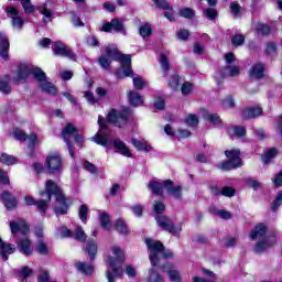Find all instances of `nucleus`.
Wrapping results in <instances>:
<instances>
[{
    "label": "nucleus",
    "instance_id": "1",
    "mask_svg": "<svg viewBox=\"0 0 282 282\" xmlns=\"http://www.w3.org/2000/svg\"><path fill=\"white\" fill-rule=\"evenodd\" d=\"M42 197H47L48 202H52V195L56 197L55 213L57 215H67V210H69V204H72V199L65 197L63 194V189L56 185V183L52 180L46 181L45 191L41 193Z\"/></svg>",
    "mask_w": 282,
    "mask_h": 282
},
{
    "label": "nucleus",
    "instance_id": "2",
    "mask_svg": "<svg viewBox=\"0 0 282 282\" xmlns=\"http://www.w3.org/2000/svg\"><path fill=\"white\" fill-rule=\"evenodd\" d=\"M249 237L252 241H258L254 247V251L258 252V254L265 252L268 248H271V246L276 243V236H269L268 227H265L263 224L257 225L253 230H251Z\"/></svg>",
    "mask_w": 282,
    "mask_h": 282
},
{
    "label": "nucleus",
    "instance_id": "3",
    "mask_svg": "<svg viewBox=\"0 0 282 282\" xmlns=\"http://www.w3.org/2000/svg\"><path fill=\"white\" fill-rule=\"evenodd\" d=\"M145 245L150 251L149 259L153 268L160 265L161 259H173V251L164 249V245L151 238L145 239Z\"/></svg>",
    "mask_w": 282,
    "mask_h": 282
},
{
    "label": "nucleus",
    "instance_id": "4",
    "mask_svg": "<svg viewBox=\"0 0 282 282\" xmlns=\"http://www.w3.org/2000/svg\"><path fill=\"white\" fill-rule=\"evenodd\" d=\"M111 252L113 257H108L107 263L112 272L111 270H108L106 276L108 282H116V279L122 276V271H120V269L122 268V263H124V252H122V249L119 247H112Z\"/></svg>",
    "mask_w": 282,
    "mask_h": 282
},
{
    "label": "nucleus",
    "instance_id": "5",
    "mask_svg": "<svg viewBox=\"0 0 282 282\" xmlns=\"http://www.w3.org/2000/svg\"><path fill=\"white\" fill-rule=\"evenodd\" d=\"M106 56L110 61H121V67L123 69V76H132L133 72L131 70V55H122L118 51V46L115 44H109L105 47Z\"/></svg>",
    "mask_w": 282,
    "mask_h": 282
},
{
    "label": "nucleus",
    "instance_id": "6",
    "mask_svg": "<svg viewBox=\"0 0 282 282\" xmlns=\"http://www.w3.org/2000/svg\"><path fill=\"white\" fill-rule=\"evenodd\" d=\"M108 122L122 129L129 124V122H133V112L131 109L123 108L122 110L112 109L107 116Z\"/></svg>",
    "mask_w": 282,
    "mask_h": 282
},
{
    "label": "nucleus",
    "instance_id": "7",
    "mask_svg": "<svg viewBox=\"0 0 282 282\" xmlns=\"http://www.w3.org/2000/svg\"><path fill=\"white\" fill-rule=\"evenodd\" d=\"M99 130L98 132L91 137V141L100 147H105V149H109L113 142L109 138L111 131L109 130V126H107V121L102 116L98 117Z\"/></svg>",
    "mask_w": 282,
    "mask_h": 282
},
{
    "label": "nucleus",
    "instance_id": "8",
    "mask_svg": "<svg viewBox=\"0 0 282 282\" xmlns=\"http://www.w3.org/2000/svg\"><path fill=\"white\" fill-rule=\"evenodd\" d=\"M62 138L67 144L70 158H75L72 140H74L78 147H83V137L78 134V129L74 127L73 123H67L65 129L62 131Z\"/></svg>",
    "mask_w": 282,
    "mask_h": 282
},
{
    "label": "nucleus",
    "instance_id": "9",
    "mask_svg": "<svg viewBox=\"0 0 282 282\" xmlns=\"http://www.w3.org/2000/svg\"><path fill=\"white\" fill-rule=\"evenodd\" d=\"M225 155L228 158V161L218 165V169H221V171H232L242 166L243 162H241V151L239 149L227 150Z\"/></svg>",
    "mask_w": 282,
    "mask_h": 282
},
{
    "label": "nucleus",
    "instance_id": "10",
    "mask_svg": "<svg viewBox=\"0 0 282 282\" xmlns=\"http://www.w3.org/2000/svg\"><path fill=\"white\" fill-rule=\"evenodd\" d=\"M32 74L36 80H43L45 78V72L39 67H30L28 65H21L18 69L17 83H25L28 76Z\"/></svg>",
    "mask_w": 282,
    "mask_h": 282
},
{
    "label": "nucleus",
    "instance_id": "11",
    "mask_svg": "<svg viewBox=\"0 0 282 282\" xmlns=\"http://www.w3.org/2000/svg\"><path fill=\"white\" fill-rule=\"evenodd\" d=\"M155 221H156L159 228H162V230L170 232V235H174L175 237H177V235H180V232H182V225L175 226V224H173L171 218H169L166 216L158 215L155 217Z\"/></svg>",
    "mask_w": 282,
    "mask_h": 282
},
{
    "label": "nucleus",
    "instance_id": "12",
    "mask_svg": "<svg viewBox=\"0 0 282 282\" xmlns=\"http://www.w3.org/2000/svg\"><path fill=\"white\" fill-rule=\"evenodd\" d=\"M45 167L47 169L50 175L61 173L63 171V159L58 153L48 154L45 161Z\"/></svg>",
    "mask_w": 282,
    "mask_h": 282
},
{
    "label": "nucleus",
    "instance_id": "13",
    "mask_svg": "<svg viewBox=\"0 0 282 282\" xmlns=\"http://www.w3.org/2000/svg\"><path fill=\"white\" fill-rule=\"evenodd\" d=\"M52 50L55 56H64L66 58H70V61H76V54L67 48V46H65L62 42H54Z\"/></svg>",
    "mask_w": 282,
    "mask_h": 282
},
{
    "label": "nucleus",
    "instance_id": "14",
    "mask_svg": "<svg viewBox=\"0 0 282 282\" xmlns=\"http://www.w3.org/2000/svg\"><path fill=\"white\" fill-rule=\"evenodd\" d=\"M102 32H111L115 30L117 33H124V23L119 19H113L110 22H106L101 26Z\"/></svg>",
    "mask_w": 282,
    "mask_h": 282
},
{
    "label": "nucleus",
    "instance_id": "15",
    "mask_svg": "<svg viewBox=\"0 0 282 282\" xmlns=\"http://www.w3.org/2000/svg\"><path fill=\"white\" fill-rule=\"evenodd\" d=\"M163 186L165 191H167L169 195L174 197V199H182V186L181 185H175L173 181L167 180L164 181Z\"/></svg>",
    "mask_w": 282,
    "mask_h": 282
},
{
    "label": "nucleus",
    "instance_id": "16",
    "mask_svg": "<svg viewBox=\"0 0 282 282\" xmlns=\"http://www.w3.org/2000/svg\"><path fill=\"white\" fill-rule=\"evenodd\" d=\"M6 11L8 17L12 19V26L21 30L23 28V18L19 17V10L14 7H8Z\"/></svg>",
    "mask_w": 282,
    "mask_h": 282
},
{
    "label": "nucleus",
    "instance_id": "17",
    "mask_svg": "<svg viewBox=\"0 0 282 282\" xmlns=\"http://www.w3.org/2000/svg\"><path fill=\"white\" fill-rule=\"evenodd\" d=\"M18 249L24 257H30L34 252V247L29 238H22L18 240Z\"/></svg>",
    "mask_w": 282,
    "mask_h": 282
},
{
    "label": "nucleus",
    "instance_id": "18",
    "mask_svg": "<svg viewBox=\"0 0 282 282\" xmlns=\"http://www.w3.org/2000/svg\"><path fill=\"white\" fill-rule=\"evenodd\" d=\"M1 199L7 210H14V208L19 204V202L17 200V197L12 196V194H10L8 191L2 192Z\"/></svg>",
    "mask_w": 282,
    "mask_h": 282
},
{
    "label": "nucleus",
    "instance_id": "19",
    "mask_svg": "<svg viewBox=\"0 0 282 282\" xmlns=\"http://www.w3.org/2000/svg\"><path fill=\"white\" fill-rule=\"evenodd\" d=\"M10 228L13 237H17V232H22V235H28V232H30V226H28V224L23 221H20V223L11 221Z\"/></svg>",
    "mask_w": 282,
    "mask_h": 282
},
{
    "label": "nucleus",
    "instance_id": "20",
    "mask_svg": "<svg viewBox=\"0 0 282 282\" xmlns=\"http://www.w3.org/2000/svg\"><path fill=\"white\" fill-rule=\"evenodd\" d=\"M249 76L250 78H256V80L263 78L265 76V66L261 63L254 64L249 70Z\"/></svg>",
    "mask_w": 282,
    "mask_h": 282
},
{
    "label": "nucleus",
    "instance_id": "21",
    "mask_svg": "<svg viewBox=\"0 0 282 282\" xmlns=\"http://www.w3.org/2000/svg\"><path fill=\"white\" fill-rule=\"evenodd\" d=\"M115 149L117 150V153H120V155H123L124 158H131V150L124 144V142L120 139H115L112 142Z\"/></svg>",
    "mask_w": 282,
    "mask_h": 282
},
{
    "label": "nucleus",
    "instance_id": "22",
    "mask_svg": "<svg viewBox=\"0 0 282 282\" xmlns=\"http://www.w3.org/2000/svg\"><path fill=\"white\" fill-rule=\"evenodd\" d=\"M10 50V42L3 32H0V56L8 61V52Z\"/></svg>",
    "mask_w": 282,
    "mask_h": 282
},
{
    "label": "nucleus",
    "instance_id": "23",
    "mask_svg": "<svg viewBox=\"0 0 282 282\" xmlns=\"http://www.w3.org/2000/svg\"><path fill=\"white\" fill-rule=\"evenodd\" d=\"M263 113V109L257 108H247L242 110L241 118L242 120H251L252 118H259Z\"/></svg>",
    "mask_w": 282,
    "mask_h": 282
},
{
    "label": "nucleus",
    "instance_id": "24",
    "mask_svg": "<svg viewBox=\"0 0 282 282\" xmlns=\"http://www.w3.org/2000/svg\"><path fill=\"white\" fill-rule=\"evenodd\" d=\"M128 99L132 107H141V105H144V97H142L138 91H128Z\"/></svg>",
    "mask_w": 282,
    "mask_h": 282
},
{
    "label": "nucleus",
    "instance_id": "25",
    "mask_svg": "<svg viewBox=\"0 0 282 282\" xmlns=\"http://www.w3.org/2000/svg\"><path fill=\"white\" fill-rule=\"evenodd\" d=\"M162 268H163V270L167 271L171 282H182V275H180V271H177V269H175V267L173 264L167 263V264L163 265Z\"/></svg>",
    "mask_w": 282,
    "mask_h": 282
},
{
    "label": "nucleus",
    "instance_id": "26",
    "mask_svg": "<svg viewBox=\"0 0 282 282\" xmlns=\"http://www.w3.org/2000/svg\"><path fill=\"white\" fill-rule=\"evenodd\" d=\"M40 83V89L45 91L46 94H51L52 96L56 95V87L54 84L47 82V76L44 73V79L37 80Z\"/></svg>",
    "mask_w": 282,
    "mask_h": 282
},
{
    "label": "nucleus",
    "instance_id": "27",
    "mask_svg": "<svg viewBox=\"0 0 282 282\" xmlns=\"http://www.w3.org/2000/svg\"><path fill=\"white\" fill-rule=\"evenodd\" d=\"M202 116L204 120H207V122H210V124H215L216 127H219L221 124V118L217 113H210L206 109H202Z\"/></svg>",
    "mask_w": 282,
    "mask_h": 282
},
{
    "label": "nucleus",
    "instance_id": "28",
    "mask_svg": "<svg viewBox=\"0 0 282 282\" xmlns=\"http://www.w3.org/2000/svg\"><path fill=\"white\" fill-rule=\"evenodd\" d=\"M159 63L161 65L162 76H164V77L169 76V72L171 69V64L169 63V57H166L164 54H161L159 56Z\"/></svg>",
    "mask_w": 282,
    "mask_h": 282
},
{
    "label": "nucleus",
    "instance_id": "29",
    "mask_svg": "<svg viewBox=\"0 0 282 282\" xmlns=\"http://www.w3.org/2000/svg\"><path fill=\"white\" fill-rule=\"evenodd\" d=\"M86 252L90 257V261H94V259H96V254L98 252V245L96 243V240H88L87 241Z\"/></svg>",
    "mask_w": 282,
    "mask_h": 282
},
{
    "label": "nucleus",
    "instance_id": "30",
    "mask_svg": "<svg viewBox=\"0 0 282 282\" xmlns=\"http://www.w3.org/2000/svg\"><path fill=\"white\" fill-rule=\"evenodd\" d=\"M76 268L80 274H85L86 276H90V274H94V265L87 264L84 262H77Z\"/></svg>",
    "mask_w": 282,
    "mask_h": 282
},
{
    "label": "nucleus",
    "instance_id": "31",
    "mask_svg": "<svg viewBox=\"0 0 282 282\" xmlns=\"http://www.w3.org/2000/svg\"><path fill=\"white\" fill-rule=\"evenodd\" d=\"M132 144L138 151H144L145 153H150V151L153 149L144 140L132 139Z\"/></svg>",
    "mask_w": 282,
    "mask_h": 282
},
{
    "label": "nucleus",
    "instance_id": "32",
    "mask_svg": "<svg viewBox=\"0 0 282 282\" xmlns=\"http://www.w3.org/2000/svg\"><path fill=\"white\" fill-rule=\"evenodd\" d=\"M202 272H203V274H206L207 276H209V279L194 276V279H193L194 282H215V281H217V276L215 275V273H213V271H210L208 269H202Z\"/></svg>",
    "mask_w": 282,
    "mask_h": 282
},
{
    "label": "nucleus",
    "instance_id": "33",
    "mask_svg": "<svg viewBox=\"0 0 282 282\" xmlns=\"http://www.w3.org/2000/svg\"><path fill=\"white\" fill-rule=\"evenodd\" d=\"M253 28L257 34H261V36H268V34L271 32L270 25L263 24L261 22L253 23Z\"/></svg>",
    "mask_w": 282,
    "mask_h": 282
},
{
    "label": "nucleus",
    "instance_id": "34",
    "mask_svg": "<svg viewBox=\"0 0 282 282\" xmlns=\"http://www.w3.org/2000/svg\"><path fill=\"white\" fill-rule=\"evenodd\" d=\"M0 91L2 94H10L12 91V87L10 86V76L6 75L0 78Z\"/></svg>",
    "mask_w": 282,
    "mask_h": 282
},
{
    "label": "nucleus",
    "instance_id": "35",
    "mask_svg": "<svg viewBox=\"0 0 282 282\" xmlns=\"http://www.w3.org/2000/svg\"><path fill=\"white\" fill-rule=\"evenodd\" d=\"M239 74H241V69L239 68V66L229 65L224 68L223 78H226V76H239Z\"/></svg>",
    "mask_w": 282,
    "mask_h": 282
},
{
    "label": "nucleus",
    "instance_id": "36",
    "mask_svg": "<svg viewBox=\"0 0 282 282\" xmlns=\"http://www.w3.org/2000/svg\"><path fill=\"white\" fill-rule=\"evenodd\" d=\"M148 188H150V191H152L154 195H162L163 188H164V182L158 183L155 181H151L148 185Z\"/></svg>",
    "mask_w": 282,
    "mask_h": 282
},
{
    "label": "nucleus",
    "instance_id": "37",
    "mask_svg": "<svg viewBox=\"0 0 282 282\" xmlns=\"http://www.w3.org/2000/svg\"><path fill=\"white\" fill-rule=\"evenodd\" d=\"M73 238L76 241H80V243H85L87 241V235L85 234V230H83V227H76L73 231Z\"/></svg>",
    "mask_w": 282,
    "mask_h": 282
},
{
    "label": "nucleus",
    "instance_id": "38",
    "mask_svg": "<svg viewBox=\"0 0 282 282\" xmlns=\"http://www.w3.org/2000/svg\"><path fill=\"white\" fill-rule=\"evenodd\" d=\"M0 162L2 164H6L7 166H12V165L17 164L18 160L15 156L9 155L7 153H2L0 155Z\"/></svg>",
    "mask_w": 282,
    "mask_h": 282
},
{
    "label": "nucleus",
    "instance_id": "39",
    "mask_svg": "<svg viewBox=\"0 0 282 282\" xmlns=\"http://www.w3.org/2000/svg\"><path fill=\"white\" fill-rule=\"evenodd\" d=\"M39 12L43 14L44 17V23H50L52 21V10L47 9V6H42L37 8Z\"/></svg>",
    "mask_w": 282,
    "mask_h": 282
},
{
    "label": "nucleus",
    "instance_id": "40",
    "mask_svg": "<svg viewBox=\"0 0 282 282\" xmlns=\"http://www.w3.org/2000/svg\"><path fill=\"white\" fill-rule=\"evenodd\" d=\"M35 252L45 257L50 254V249L47 248V245L43 242V240H40L35 246Z\"/></svg>",
    "mask_w": 282,
    "mask_h": 282
},
{
    "label": "nucleus",
    "instance_id": "41",
    "mask_svg": "<svg viewBox=\"0 0 282 282\" xmlns=\"http://www.w3.org/2000/svg\"><path fill=\"white\" fill-rule=\"evenodd\" d=\"M167 85L170 89H173L176 91V89H180V75H172L169 80Z\"/></svg>",
    "mask_w": 282,
    "mask_h": 282
},
{
    "label": "nucleus",
    "instance_id": "42",
    "mask_svg": "<svg viewBox=\"0 0 282 282\" xmlns=\"http://www.w3.org/2000/svg\"><path fill=\"white\" fill-rule=\"evenodd\" d=\"M47 204H50V200L47 199V197L35 202V206L42 215H45V213H47Z\"/></svg>",
    "mask_w": 282,
    "mask_h": 282
},
{
    "label": "nucleus",
    "instance_id": "43",
    "mask_svg": "<svg viewBox=\"0 0 282 282\" xmlns=\"http://www.w3.org/2000/svg\"><path fill=\"white\" fill-rule=\"evenodd\" d=\"M133 87L134 89L142 90L144 87H147V80L140 76H134L132 78Z\"/></svg>",
    "mask_w": 282,
    "mask_h": 282
},
{
    "label": "nucleus",
    "instance_id": "44",
    "mask_svg": "<svg viewBox=\"0 0 282 282\" xmlns=\"http://www.w3.org/2000/svg\"><path fill=\"white\" fill-rule=\"evenodd\" d=\"M115 228L117 230V232H120L121 235H129V229L127 228V223H124V220L122 219H118Z\"/></svg>",
    "mask_w": 282,
    "mask_h": 282
},
{
    "label": "nucleus",
    "instance_id": "45",
    "mask_svg": "<svg viewBox=\"0 0 282 282\" xmlns=\"http://www.w3.org/2000/svg\"><path fill=\"white\" fill-rule=\"evenodd\" d=\"M276 153H278V151H276V149H274V148L268 150V151L263 154V156H262V162H263L264 164H270V161H271L272 159L276 158Z\"/></svg>",
    "mask_w": 282,
    "mask_h": 282
},
{
    "label": "nucleus",
    "instance_id": "46",
    "mask_svg": "<svg viewBox=\"0 0 282 282\" xmlns=\"http://www.w3.org/2000/svg\"><path fill=\"white\" fill-rule=\"evenodd\" d=\"M148 282H162V275L155 271V269H150L147 278Z\"/></svg>",
    "mask_w": 282,
    "mask_h": 282
},
{
    "label": "nucleus",
    "instance_id": "47",
    "mask_svg": "<svg viewBox=\"0 0 282 282\" xmlns=\"http://www.w3.org/2000/svg\"><path fill=\"white\" fill-rule=\"evenodd\" d=\"M20 1L25 14L34 13V10H36V8L32 6V1L30 0H20Z\"/></svg>",
    "mask_w": 282,
    "mask_h": 282
},
{
    "label": "nucleus",
    "instance_id": "48",
    "mask_svg": "<svg viewBox=\"0 0 282 282\" xmlns=\"http://www.w3.org/2000/svg\"><path fill=\"white\" fill-rule=\"evenodd\" d=\"M79 219L83 224H87V216L89 215V207L87 205H82L78 209Z\"/></svg>",
    "mask_w": 282,
    "mask_h": 282
},
{
    "label": "nucleus",
    "instance_id": "49",
    "mask_svg": "<svg viewBox=\"0 0 282 282\" xmlns=\"http://www.w3.org/2000/svg\"><path fill=\"white\" fill-rule=\"evenodd\" d=\"M99 219H100V223H101V226L105 230H109L111 228V218L109 217V214H101L99 216Z\"/></svg>",
    "mask_w": 282,
    "mask_h": 282
},
{
    "label": "nucleus",
    "instance_id": "50",
    "mask_svg": "<svg viewBox=\"0 0 282 282\" xmlns=\"http://www.w3.org/2000/svg\"><path fill=\"white\" fill-rule=\"evenodd\" d=\"M185 124H187V127H197V124H199V119L196 115L189 113L185 118Z\"/></svg>",
    "mask_w": 282,
    "mask_h": 282
},
{
    "label": "nucleus",
    "instance_id": "51",
    "mask_svg": "<svg viewBox=\"0 0 282 282\" xmlns=\"http://www.w3.org/2000/svg\"><path fill=\"white\" fill-rule=\"evenodd\" d=\"M246 43V36L242 34H237L231 39V45L234 47H240V45H243Z\"/></svg>",
    "mask_w": 282,
    "mask_h": 282
},
{
    "label": "nucleus",
    "instance_id": "52",
    "mask_svg": "<svg viewBox=\"0 0 282 282\" xmlns=\"http://www.w3.org/2000/svg\"><path fill=\"white\" fill-rule=\"evenodd\" d=\"M153 30L151 29L150 24H143L139 29V34L142 39H147L150 34H152Z\"/></svg>",
    "mask_w": 282,
    "mask_h": 282
},
{
    "label": "nucleus",
    "instance_id": "53",
    "mask_svg": "<svg viewBox=\"0 0 282 282\" xmlns=\"http://www.w3.org/2000/svg\"><path fill=\"white\" fill-rule=\"evenodd\" d=\"M204 17L209 19V21H215L217 19V10L213 8H207L203 11Z\"/></svg>",
    "mask_w": 282,
    "mask_h": 282
},
{
    "label": "nucleus",
    "instance_id": "54",
    "mask_svg": "<svg viewBox=\"0 0 282 282\" xmlns=\"http://www.w3.org/2000/svg\"><path fill=\"white\" fill-rule=\"evenodd\" d=\"M230 12L234 17H241V6L238 2H231Z\"/></svg>",
    "mask_w": 282,
    "mask_h": 282
},
{
    "label": "nucleus",
    "instance_id": "55",
    "mask_svg": "<svg viewBox=\"0 0 282 282\" xmlns=\"http://www.w3.org/2000/svg\"><path fill=\"white\" fill-rule=\"evenodd\" d=\"M98 63L100 65V67H102V69H108L109 66L111 65V58H107V56L101 55L98 59Z\"/></svg>",
    "mask_w": 282,
    "mask_h": 282
},
{
    "label": "nucleus",
    "instance_id": "56",
    "mask_svg": "<svg viewBox=\"0 0 282 282\" xmlns=\"http://www.w3.org/2000/svg\"><path fill=\"white\" fill-rule=\"evenodd\" d=\"M180 14L184 18V19H193L195 17V11L191 8H184L180 11Z\"/></svg>",
    "mask_w": 282,
    "mask_h": 282
},
{
    "label": "nucleus",
    "instance_id": "57",
    "mask_svg": "<svg viewBox=\"0 0 282 282\" xmlns=\"http://www.w3.org/2000/svg\"><path fill=\"white\" fill-rule=\"evenodd\" d=\"M32 274H34V271L30 267H22L19 272V276H21V279H28V276H32Z\"/></svg>",
    "mask_w": 282,
    "mask_h": 282
},
{
    "label": "nucleus",
    "instance_id": "58",
    "mask_svg": "<svg viewBox=\"0 0 282 282\" xmlns=\"http://www.w3.org/2000/svg\"><path fill=\"white\" fill-rule=\"evenodd\" d=\"M181 91L183 94V96H189V94H192L193 91V84L186 82L182 85L181 87Z\"/></svg>",
    "mask_w": 282,
    "mask_h": 282
},
{
    "label": "nucleus",
    "instance_id": "59",
    "mask_svg": "<svg viewBox=\"0 0 282 282\" xmlns=\"http://www.w3.org/2000/svg\"><path fill=\"white\" fill-rule=\"evenodd\" d=\"M154 3L156 7H159L161 10H173L171 4L166 0H154Z\"/></svg>",
    "mask_w": 282,
    "mask_h": 282
},
{
    "label": "nucleus",
    "instance_id": "60",
    "mask_svg": "<svg viewBox=\"0 0 282 282\" xmlns=\"http://www.w3.org/2000/svg\"><path fill=\"white\" fill-rule=\"evenodd\" d=\"M223 107H225V109H232V107H235V99H232L231 96L226 97L223 100Z\"/></svg>",
    "mask_w": 282,
    "mask_h": 282
},
{
    "label": "nucleus",
    "instance_id": "61",
    "mask_svg": "<svg viewBox=\"0 0 282 282\" xmlns=\"http://www.w3.org/2000/svg\"><path fill=\"white\" fill-rule=\"evenodd\" d=\"M37 282H53L50 280V271H42L37 275Z\"/></svg>",
    "mask_w": 282,
    "mask_h": 282
},
{
    "label": "nucleus",
    "instance_id": "62",
    "mask_svg": "<svg viewBox=\"0 0 282 282\" xmlns=\"http://www.w3.org/2000/svg\"><path fill=\"white\" fill-rule=\"evenodd\" d=\"M279 206H282V191L278 192L275 200L273 202L272 205V210H278Z\"/></svg>",
    "mask_w": 282,
    "mask_h": 282
},
{
    "label": "nucleus",
    "instance_id": "63",
    "mask_svg": "<svg viewBox=\"0 0 282 282\" xmlns=\"http://www.w3.org/2000/svg\"><path fill=\"white\" fill-rule=\"evenodd\" d=\"M13 137L15 138V140H20V141L28 140V135H25V132H23L22 130H19V129H15L13 131Z\"/></svg>",
    "mask_w": 282,
    "mask_h": 282
},
{
    "label": "nucleus",
    "instance_id": "64",
    "mask_svg": "<svg viewBox=\"0 0 282 282\" xmlns=\"http://www.w3.org/2000/svg\"><path fill=\"white\" fill-rule=\"evenodd\" d=\"M273 184L276 188H279V186H282V170L273 178Z\"/></svg>",
    "mask_w": 282,
    "mask_h": 282
}]
</instances>
